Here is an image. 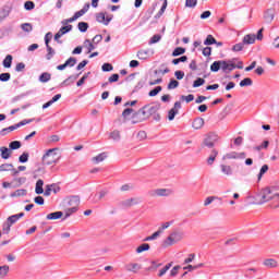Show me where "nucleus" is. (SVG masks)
I'll use <instances>...</instances> for the list:
<instances>
[{
	"mask_svg": "<svg viewBox=\"0 0 279 279\" xmlns=\"http://www.w3.org/2000/svg\"><path fill=\"white\" fill-rule=\"evenodd\" d=\"M270 203L271 208H279V191L278 187H266L262 190L255 198V204Z\"/></svg>",
	"mask_w": 279,
	"mask_h": 279,
	"instance_id": "nucleus-1",
	"label": "nucleus"
},
{
	"mask_svg": "<svg viewBox=\"0 0 279 279\" xmlns=\"http://www.w3.org/2000/svg\"><path fill=\"white\" fill-rule=\"evenodd\" d=\"M60 158L61 156L58 153V148H50L44 154L41 162L45 167H51L53 165H58V162H60Z\"/></svg>",
	"mask_w": 279,
	"mask_h": 279,
	"instance_id": "nucleus-2",
	"label": "nucleus"
},
{
	"mask_svg": "<svg viewBox=\"0 0 279 279\" xmlns=\"http://www.w3.org/2000/svg\"><path fill=\"white\" fill-rule=\"evenodd\" d=\"M158 110H160V104H151L144 106L141 109V112L144 119H149V117H154L155 121H160V114H158Z\"/></svg>",
	"mask_w": 279,
	"mask_h": 279,
	"instance_id": "nucleus-3",
	"label": "nucleus"
},
{
	"mask_svg": "<svg viewBox=\"0 0 279 279\" xmlns=\"http://www.w3.org/2000/svg\"><path fill=\"white\" fill-rule=\"evenodd\" d=\"M256 40H263V36H245L242 43L233 45L232 51H243V45H254Z\"/></svg>",
	"mask_w": 279,
	"mask_h": 279,
	"instance_id": "nucleus-4",
	"label": "nucleus"
},
{
	"mask_svg": "<svg viewBox=\"0 0 279 279\" xmlns=\"http://www.w3.org/2000/svg\"><path fill=\"white\" fill-rule=\"evenodd\" d=\"M217 141H219V135L216 133H208L203 140L202 147H208V149H213Z\"/></svg>",
	"mask_w": 279,
	"mask_h": 279,
	"instance_id": "nucleus-5",
	"label": "nucleus"
},
{
	"mask_svg": "<svg viewBox=\"0 0 279 279\" xmlns=\"http://www.w3.org/2000/svg\"><path fill=\"white\" fill-rule=\"evenodd\" d=\"M171 190L169 189H157L150 192L151 197H169L171 195Z\"/></svg>",
	"mask_w": 279,
	"mask_h": 279,
	"instance_id": "nucleus-6",
	"label": "nucleus"
},
{
	"mask_svg": "<svg viewBox=\"0 0 279 279\" xmlns=\"http://www.w3.org/2000/svg\"><path fill=\"white\" fill-rule=\"evenodd\" d=\"M180 108H182V102L175 101L173 108L168 111V119L170 121H173V119H175V116L180 112Z\"/></svg>",
	"mask_w": 279,
	"mask_h": 279,
	"instance_id": "nucleus-7",
	"label": "nucleus"
},
{
	"mask_svg": "<svg viewBox=\"0 0 279 279\" xmlns=\"http://www.w3.org/2000/svg\"><path fill=\"white\" fill-rule=\"evenodd\" d=\"M96 21L102 23V25H109L110 21H112V15H106V13L100 12L96 14Z\"/></svg>",
	"mask_w": 279,
	"mask_h": 279,
	"instance_id": "nucleus-8",
	"label": "nucleus"
},
{
	"mask_svg": "<svg viewBox=\"0 0 279 279\" xmlns=\"http://www.w3.org/2000/svg\"><path fill=\"white\" fill-rule=\"evenodd\" d=\"M10 12H12V7L10 4L0 8V23H3V21L10 16Z\"/></svg>",
	"mask_w": 279,
	"mask_h": 279,
	"instance_id": "nucleus-9",
	"label": "nucleus"
},
{
	"mask_svg": "<svg viewBox=\"0 0 279 279\" xmlns=\"http://www.w3.org/2000/svg\"><path fill=\"white\" fill-rule=\"evenodd\" d=\"M51 193H54V195L58 194V193H60V187H59L58 184L52 183V184L46 185V190H45V192H44V195H45L46 197H49V195H51Z\"/></svg>",
	"mask_w": 279,
	"mask_h": 279,
	"instance_id": "nucleus-10",
	"label": "nucleus"
},
{
	"mask_svg": "<svg viewBox=\"0 0 279 279\" xmlns=\"http://www.w3.org/2000/svg\"><path fill=\"white\" fill-rule=\"evenodd\" d=\"M131 121L133 124L145 121V116H143V112L141 111V109L138 111H133Z\"/></svg>",
	"mask_w": 279,
	"mask_h": 279,
	"instance_id": "nucleus-11",
	"label": "nucleus"
},
{
	"mask_svg": "<svg viewBox=\"0 0 279 279\" xmlns=\"http://www.w3.org/2000/svg\"><path fill=\"white\" fill-rule=\"evenodd\" d=\"M68 208H78L80 207V196H72L65 202Z\"/></svg>",
	"mask_w": 279,
	"mask_h": 279,
	"instance_id": "nucleus-12",
	"label": "nucleus"
},
{
	"mask_svg": "<svg viewBox=\"0 0 279 279\" xmlns=\"http://www.w3.org/2000/svg\"><path fill=\"white\" fill-rule=\"evenodd\" d=\"M51 36H46L45 37V43H46V47H47V60H51L53 58V53H56V51H53V48H51V46H49V43H51Z\"/></svg>",
	"mask_w": 279,
	"mask_h": 279,
	"instance_id": "nucleus-13",
	"label": "nucleus"
},
{
	"mask_svg": "<svg viewBox=\"0 0 279 279\" xmlns=\"http://www.w3.org/2000/svg\"><path fill=\"white\" fill-rule=\"evenodd\" d=\"M264 267H267V269H277L279 266L278 260L275 258H267L263 262Z\"/></svg>",
	"mask_w": 279,
	"mask_h": 279,
	"instance_id": "nucleus-14",
	"label": "nucleus"
},
{
	"mask_svg": "<svg viewBox=\"0 0 279 279\" xmlns=\"http://www.w3.org/2000/svg\"><path fill=\"white\" fill-rule=\"evenodd\" d=\"M140 203L138 198H128L125 201L121 202V207L122 208H131V206H136V204Z\"/></svg>",
	"mask_w": 279,
	"mask_h": 279,
	"instance_id": "nucleus-15",
	"label": "nucleus"
},
{
	"mask_svg": "<svg viewBox=\"0 0 279 279\" xmlns=\"http://www.w3.org/2000/svg\"><path fill=\"white\" fill-rule=\"evenodd\" d=\"M143 269V266L138 263H130L126 265V270L131 271L132 274H138Z\"/></svg>",
	"mask_w": 279,
	"mask_h": 279,
	"instance_id": "nucleus-16",
	"label": "nucleus"
},
{
	"mask_svg": "<svg viewBox=\"0 0 279 279\" xmlns=\"http://www.w3.org/2000/svg\"><path fill=\"white\" fill-rule=\"evenodd\" d=\"M25 217V213H20L16 215H12L10 217H8L7 221L11 225L14 226V223H16V221H19V219Z\"/></svg>",
	"mask_w": 279,
	"mask_h": 279,
	"instance_id": "nucleus-17",
	"label": "nucleus"
},
{
	"mask_svg": "<svg viewBox=\"0 0 279 279\" xmlns=\"http://www.w3.org/2000/svg\"><path fill=\"white\" fill-rule=\"evenodd\" d=\"M71 29H73V25H71V24L63 25L59 29V32L57 34H54V36H64V34H69V32H71Z\"/></svg>",
	"mask_w": 279,
	"mask_h": 279,
	"instance_id": "nucleus-18",
	"label": "nucleus"
},
{
	"mask_svg": "<svg viewBox=\"0 0 279 279\" xmlns=\"http://www.w3.org/2000/svg\"><path fill=\"white\" fill-rule=\"evenodd\" d=\"M43 186H45V181H43V179H39L36 182V186H35V193L37 195H43V193H45V190L43 189Z\"/></svg>",
	"mask_w": 279,
	"mask_h": 279,
	"instance_id": "nucleus-19",
	"label": "nucleus"
},
{
	"mask_svg": "<svg viewBox=\"0 0 279 279\" xmlns=\"http://www.w3.org/2000/svg\"><path fill=\"white\" fill-rule=\"evenodd\" d=\"M221 69L222 71H234V69H236V64L227 61H221Z\"/></svg>",
	"mask_w": 279,
	"mask_h": 279,
	"instance_id": "nucleus-20",
	"label": "nucleus"
},
{
	"mask_svg": "<svg viewBox=\"0 0 279 279\" xmlns=\"http://www.w3.org/2000/svg\"><path fill=\"white\" fill-rule=\"evenodd\" d=\"M63 215H64V213H62V211H54V213L48 214L46 216V218L49 221H52V220H56V219H62Z\"/></svg>",
	"mask_w": 279,
	"mask_h": 279,
	"instance_id": "nucleus-21",
	"label": "nucleus"
},
{
	"mask_svg": "<svg viewBox=\"0 0 279 279\" xmlns=\"http://www.w3.org/2000/svg\"><path fill=\"white\" fill-rule=\"evenodd\" d=\"M61 98H62V94L54 95L51 100L43 105V109L45 110L49 108V106H53V104H56V101H58Z\"/></svg>",
	"mask_w": 279,
	"mask_h": 279,
	"instance_id": "nucleus-22",
	"label": "nucleus"
},
{
	"mask_svg": "<svg viewBox=\"0 0 279 279\" xmlns=\"http://www.w3.org/2000/svg\"><path fill=\"white\" fill-rule=\"evenodd\" d=\"M192 128L194 130H202L204 128V119L203 118H196L192 123Z\"/></svg>",
	"mask_w": 279,
	"mask_h": 279,
	"instance_id": "nucleus-23",
	"label": "nucleus"
},
{
	"mask_svg": "<svg viewBox=\"0 0 279 279\" xmlns=\"http://www.w3.org/2000/svg\"><path fill=\"white\" fill-rule=\"evenodd\" d=\"M108 158V155L106 153H101L97 155L96 157H93L92 161L94 165H99V162H104Z\"/></svg>",
	"mask_w": 279,
	"mask_h": 279,
	"instance_id": "nucleus-24",
	"label": "nucleus"
},
{
	"mask_svg": "<svg viewBox=\"0 0 279 279\" xmlns=\"http://www.w3.org/2000/svg\"><path fill=\"white\" fill-rule=\"evenodd\" d=\"M274 16H275L274 9H268L264 13V19H265L266 23H271V21H274Z\"/></svg>",
	"mask_w": 279,
	"mask_h": 279,
	"instance_id": "nucleus-25",
	"label": "nucleus"
},
{
	"mask_svg": "<svg viewBox=\"0 0 279 279\" xmlns=\"http://www.w3.org/2000/svg\"><path fill=\"white\" fill-rule=\"evenodd\" d=\"M133 113H134V109H132V108L124 109L122 112V117H123L124 121H131Z\"/></svg>",
	"mask_w": 279,
	"mask_h": 279,
	"instance_id": "nucleus-26",
	"label": "nucleus"
},
{
	"mask_svg": "<svg viewBox=\"0 0 279 279\" xmlns=\"http://www.w3.org/2000/svg\"><path fill=\"white\" fill-rule=\"evenodd\" d=\"M174 243H178L175 241V238L170 233V235L162 242L163 247H170V245H174Z\"/></svg>",
	"mask_w": 279,
	"mask_h": 279,
	"instance_id": "nucleus-27",
	"label": "nucleus"
},
{
	"mask_svg": "<svg viewBox=\"0 0 279 279\" xmlns=\"http://www.w3.org/2000/svg\"><path fill=\"white\" fill-rule=\"evenodd\" d=\"M0 153H1V158H3V160H8V158H10L12 154V151L5 146L0 147Z\"/></svg>",
	"mask_w": 279,
	"mask_h": 279,
	"instance_id": "nucleus-28",
	"label": "nucleus"
},
{
	"mask_svg": "<svg viewBox=\"0 0 279 279\" xmlns=\"http://www.w3.org/2000/svg\"><path fill=\"white\" fill-rule=\"evenodd\" d=\"M217 156H219V150L213 149L210 153V156L207 159V165H213L215 162Z\"/></svg>",
	"mask_w": 279,
	"mask_h": 279,
	"instance_id": "nucleus-29",
	"label": "nucleus"
},
{
	"mask_svg": "<svg viewBox=\"0 0 279 279\" xmlns=\"http://www.w3.org/2000/svg\"><path fill=\"white\" fill-rule=\"evenodd\" d=\"M75 213H77V208L65 206L63 219H69V217H71V215H75Z\"/></svg>",
	"mask_w": 279,
	"mask_h": 279,
	"instance_id": "nucleus-30",
	"label": "nucleus"
},
{
	"mask_svg": "<svg viewBox=\"0 0 279 279\" xmlns=\"http://www.w3.org/2000/svg\"><path fill=\"white\" fill-rule=\"evenodd\" d=\"M241 156H243V158H245V153L239 154V153H230L226 155V158H228V160H236V158H241Z\"/></svg>",
	"mask_w": 279,
	"mask_h": 279,
	"instance_id": "nucleus-31",
	"label": "nucleus"
},
{
	"mask_svg": "<svg viewBox=\"0 0 279 279\" xmlns=\"http://www.w3.org/2000/svg\"><path fill=\"white\" fill-rule=\"evenodd\" d=\"M14 130H19V128L16 126V124L11 125V126L5 128V129H2V130L0 131V134H1L2 136H5V135L10 134V132H14Z\"/></svg>",
	"mask_w": 279,
	"mask_h": 279,
	"instance_id": "nucleus-32",
	"label": "nucleus"
},
{
	"mask_svg": "<svg viewBox=\"0 0 279 279\" xmlns=\"http://www.w3.org/2000/svg\"><path fill=\"white\" fill-rule=\"evenodd\" d=\"M220 169H221V172L223 173V175H232V167H230L228 165H221Z\"/></svg>",
	"mask_w": 279,
	"mask_h": 279,
	"instance_id": "nucleus-33",
	"label": "nucleus"
},
{
	"mask_svg": "<svg viewBox=\"0 0 279 279\" xmlns=\"http://www.w3.org/2000/svg\"><path fill=\"white\" fill-rule=\"evenodd\" d=\"M137 58L138 60H147L149 58V50H138Z\"/></svg>",
	"mask_w": 279,
	"mask_h": 279,
	"instance_id": "nucleus-34",
	"label": "nucleus"
},
{
	"mask_svg": "<svg viewBox=\"0 0 279 279\" xmlns=\"http://www.w3.org/2000/svg\"><path fill=\"white\" fill-rule=\"evenodd\" d=\"M83 47L85 49H87V53H90V51H93L95 49V44H93V41L86 39L83 44Z\"/></svg>",
	"mask_w": 279,
	"mask_h": 279,
	"instance_id": "nucleus-35",
	"label": "nucleus"
},
{
	"mask_svg": "<svg viewBox=\"0 0 279 279\" xmlns=\"http://www.w3.org/2000/svg\"><path fill=\"white\" fill-rule=\"evenodd\" d=\"M51 80V73L49 72H44L40 76H39V82H41L43 84L49 82Z\"/></svg>",
	"mask_w": 279,
	"mask_h": 279,
	"instance_id": "nucleus-36",
	"label": "nucleus"
},
{
	"mask_svg": "<svg viewBox=\"0 0 279 279\" xmlns=\"http://www.w3.org/2000/svg\"><path fill=\"white\" fill-rule=\"evenodd\" d=\"M8 274H10V266L8 265L0 266V278H5Z\"/></svg>",
	"mask_w": 279,
	"mask_h": 279,
	"instance_id": "nucleus-37",
	"label": "nucleus"
},
{
	"mask_svg": "<svg viewBox=\"0 0 279 279\" xmlns=\"http://www.w3.org/2000/svg\"><path fill=\"white\" fill-rule=\"evenodd\" d=\"M172 265L173 263H169L163 268H161L158 274L159 278H162V276H165V274H167L171 269Z\"/></svg>",
	"mask_w": 279,
	"mask_h": 279,
	"instance_id": "nucleus-38",
	"label": "nucleus"
},
{
	"mask_svg": "<svg viewBox=\"0 0 279 279\" xmlns=\"http://www.w3.org/2000/svg\"><path fill=\"white\" fill-rule=\"evenodd\" d=\"M4 69H10V66H12V54H8L3 62H2Z\"/></svg>",
	"mask_w": 279,
	"mask_h": 279,
	"instance_id": "nucleus-39",
	"label": "nucleus"
},
{
	"mask_svg": "<svg viewBox=\"0 0 279 279\" xmlns=\"http://www.w3.org/2000/svg\"><path fill=\"white\" fill-rule=\"evenodd\" d=\"M149 244L144 243L136 248V254H143V252H149Z\"/></svg>",
	"mask_w": 279,
	"mask_h": 279,
	"instance_id": "nucleus-40",
	"label": "nucleus"
},
{
	"mask_svg": "<svg viewBox=\"0 0 279 279\" xmlns=\"http://www.w3.org/2000/svg\"><path fill=\"white\" fill-rule=\"evenodd\" d=\"M167 5L168 2L167 0L163 1L161 9L159 10V12L155 15V19H160V16H162L165 14V10H167Z\"/></svg>",
	"mask_w": 279,
	"mask_h": 279,
	"instance_id": "nucleus-41",
	"label": "nucleus"
},
{
	"mask_svg": "<svg viewBox=\"0 0 279 279\" xmlns=\"http://www.w3.org/2000/svg\"><path fill=\"white\" fill-rule=\"evenodd\" d=\"M77 28H78L80 32H82L84 34V33L88 32V23L80 22L77 24Z\"/></svg>",
	"mask_w": 279,
	"mask_h": 279,
	"instance_id": "nucleus-42",
	"label": "nucleus"
},
{
	"mask_svg": "<svg viewBox=\"0 0 279 279\" xmlns=\"http://www.w3.org/2000/svg\"><path fill=\"white\" fill-rule=\"evenodd\" d=\"M253 84H254V82H253L252 78H250V77H246V78H244V80H242V81L240 82L241 88H243V87H245V86H252Z\"/></svg>",
	"mask_w": 279,
	"mask_h": 279,
	"instance_id": "nucleus-43",
	"label": "nucleus"
},
{
	"mask_svg": "<svg viewBox=\"0 0 279 279\" xmlns=\"http://www.w3.org/2000/svg\"><path fill=\"white\" fill-rule=\"evenodd\" d=\"M183 53H186V49L178 47L173 50L172 56L173 58H177V56H182Z\"/></svg>",
	"mask_w": 279,
	"mask_h": 279,
	"instance_id": "nucleus-44",
	"label": "nucleus"
},
{
	"mask_svg": "<svg viewBox=\"0 0 279 279\" xmlns=\"http://www.w3.org/2000/svg\"><path fill=\"white\" fill-rule=\"evenodd\" d=\"M206 84V80L198 77L196 81L193 83V88H199V86H204Z\"/></svg>",
	"mask_w": 279,
	"mask_h": 279,
	"instance_id": "nucleus-45",
	"label": "nucleus"
},
{
	"mask_svg": "<svg viewBox=\"0 0 279 279\" xmlns=\"http://www.w3.org/2000/svg\"><path fill=\"white\" fill-rule=\"evenodd\" d=\"M219 69H221V61H215L210 65V71H213L214 73H217V71H219Z\"/></svg>",
	"mask_w": 279,
	"mask_h": 279,
	"instance_id": "nucleus-46",
	"label": "nucleus"
},
{
	"mask_svg": "<svg viewBox=\"0 0 279 279\" xmlns=\"http://www.w3.org/2000/svg\"><path fill=\"white\" fill-rule=\"evenodd\" d=\"M162 92V86H157L154 89H151L148 95L149 97H156V95H158V93Z\"/></svg>",
	"mask_w": 279,
	"mask_h": 279,
	"instance_id": "nucleus-47",
	"label": "nucleus"
},
{
	"mask_svg": "<svg viewBox=\"0 0 279 279\" xmlns=\"http://www.w3.org/2000/svg\"><path fill=\"white\" fill-rule=\"evenodd\" d=\"M180 86V82L175 80H171L168 84V90H173L174 88H178Z\"/></svg>",
	"mask_w": 279,
	"mask_h": 279,
	"instance_id": "nucleus-48",
	"label": "nucleus"
},
{
	"mask_svg": "<svg viewBox=\"0 0 279 279\" xmlns=\"http://www.w3.org/2000/svg\"><path fill=\"white\" fill-rule=\"evenodd\" d=\"M185 8H197V0H185Z\"/></svg>",
	"mask_w": 279,
	"mask_h": 279,
	"instance_id": "nucleus-49",
	"label": "nucleus"
},
{
	"mask_svg": "<svg viewBox=\"0 0 279 279\" xmlns=\"http://www.w3.org/2000/svg\"><path fill=\"white\" fill-rule=\"evenodd\" d=\"M180 269H182L181 266H174L171 270H170V278H175V276H178Z\"/></svg>",
	"mask_w": 279,
	"mask_h": 279,
	"instance_id": "nucleus-50",
	"label": "nucleus"
},
{
	"mask_svg": "<svg viewBox=\"0 0 279 279\" xmlns=\"http://www.w3.org/2000/svg\"><path fill=\"white\" fill-rule=\"evenodd\" d=\"M110 138H112V141H121V132L119 131H113L111 134H110Z\"/></svg>",
	"mask_w": 279,
	"mask_h": 279,
	"instance_id": "nucleus-51",
	"label": "nucleus"
},
{
	"mask_svg": "<svg viewBox=\"0 0 279 279\" xmlns=\"http://www.w3.org/2000/svg\"><path fill=\"white\" fill-rule=\"evenodd\" d=\"M159 234H162V230H158L155 233H153L150 236L145 238V241H154L155 239H158Z\"/></svg>",
	"mask_w": 279,
	"mask_h": 279,
	"instance_id": "nucleus-52",
	"label": "nucleus"
},
{
	"mask_svg": "<svg viewBox=\"0 0 279 279\" xmlns=\"http://www.w3.org/2000/svg\"><path fill=\"white\" fill-rule=\"evenodd\" d=\"M14 166L12 163H2L0 166V171H12Z\"/></svg>",
	"mask_w": 279,
	"mask_h": 279,
	"instance_id": "nucleus-53",
	"label": "nucleus"
},
{
	"mask_svg": "<svg viewBox=\"0 0 279 279\" xmlns=\"http://www.w3.org/2000/svg\"><path fill=\"white\" fill-rule=\"evenodd\" d=\"M215 199H219V197H217V196H208L205 199V202H204V206H210V204L214 203Z\"/></svg>",
	"mask_w": 279,
	"mask_h": 279,
	"instance_id": "nucleus-54",
	"label": "nucleus"
},
{
	"mask_svg": "<svg viewBox=\"0 0 279 279\" xmlns=\"http://www.w3.org/2000/svg\"><path fill=\"white\" fill-rule=\"evenodd\" d=\"M90 75V72H87L85 75L82 76L76 83V86H82L86 80H88V76Z\"/></svg>",
	"mask_w": 279,
	"mask_h": 279,
	"instance_id": "nucleus-55",
	"label": "nucleus"
},
{
	"mask_svg": "<svg viewBox=\"0 0 279 279\" xmlns=\"http://www.w3.org/2000/svg\"><path fill=\"white\" fill-rule=\"evenodd\" d=\"M10 149H21V142L19 141H13L9 145Z\"/></svg>",
	"mask_w": 279,
	"mask_h": 279,
	"instance_id": "nucleus-56",
	"label": "nucleus"
},
{
	"mask_svg": "<svg viewBox=\"0 0 279 279\" xmlns=\"http://www.w3.org/2000/svg\"><path fill=\"white\" fill-rule=\"evenodd\" d=\"M24 8H25V10H34V8H36V4L34 3V1H26L25 3H24Z\"/></svg>",
	"mask_w": 279,
	"mask_h": 279,
	"instance_id": "nucleus-57",
	"label": "nucleus"
},
{
	"mask_svg": "<svg viewBox=\"0 0 279 279\" xmlns=\"http://www.w3.org/2000/svg\"><path fill=\"white\" fill-rule=\"evenodd\" d=\"M75 64H77V60L73 57L69 58L66 61H65V65L68 66H75Z\"/></svg>",
	"mask_w": 279,
	"mask_h": 279,
	"instance_id": "nucleus-58",
	"label": "nucleus"
},
{
	"mask_svg": "<svg viewBox=\"0 0 279 279\" xmlns=\"http://www.w3.org/2000/svg\"><path fill=\"white\" fill-rule=\"evenodd\" d=\"M114 68L110 63H104L101 66V70L105 71L106 73L112 71Z\"/></svg>",
	"mask_w": 279,
	"mask_h": 279,
	"instance_id": "nucleus-59",
	"label": "nucleus"
},
{
	"mask_svg": "<svg viewBox=\"0 0 279 279\" xmlns=\"http://www.w3.org/2000/svg\"><path fill=\"white\" fill-rule=\"evenodd\" d=\"M27 160H29V154H28V153H23V154L19 157V161H20V162H27Z\"/></svg>",
	"mask_w": 279,
	"mask_h": 279,
	"instance_id": "nucleus-60",
	"label": "nucleus"
},
{
	"mask_svg": "<svg viewBox=\"0 0 279 279\" xmlns=\"http://www.w3.org/2000/svg\"><path fill=\"white\" fill-rule=\"evenodd\" d=\"M10 73H2L0 74V82H10Z\"/></svg>",
	"mask_w": 279,
	"mask_h": 279,
	"instance_id": "nucleus-61",
	"label": "nucleus"
},
{
	"mask_svg": "<svg viewBox=\"0 0 279 279\" xmlns=\"http://www.w3.org/2000/svg\"><path fill=\"white\" fill-rule=\"evenodd\" d=\"M186 60H189V58L186 56H183L181 58L173 59L172 64H178L179 62H186Z\"/></svg>",
	"mask_w": 279,
	"mask_h": 279,
	"instance_id": "nucleus-62",
	"label": "nucleus"
},
{
	"mask_svg": "<svg viewBox=\"0 0 279 279\" xmlns=\"http://www.w3.org/2000/svg\"><path fill=\"white\" fill-rule=\"evenodd\" d=\"M23 32H32L33 27H32V24L29 23H24L21 25Z\"/></svg>",
	"mask_w": 279,
	"mask_h": 279,
	"instance_id": "nucleus-63",
	"label": "nucleus"
},
{
	"mask_svg": "<svg viewBox=\"0 0 279 279\" xmlns=\"http://www.w3.org/2000/svg\"><path fill=\"white\" fill-rule=\"evenodd\" d=\"M171 235L173 236V239L178 242V241H182V233L174 231L171 233Z\"/></svg>",
	"mask_w": 279,
	"mask_h": 279,
	"instance_id": "nucleus-64",
	"label": "nucleus"
}]
</instances>
